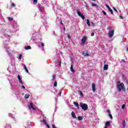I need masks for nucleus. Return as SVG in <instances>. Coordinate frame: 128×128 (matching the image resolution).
Returning <instances> with one entry per match:
<instances>
[{
	"instance_id": "37",
	"label": "nucleus",
	"mask_w": 128,
	"mask_h": 128,
	"mask_svg": "<svg viewBox=\"0 0 128 128\" xmlns=\"http://www.w3.org/2000/svg\"><path fill=\"white\" fill-rule=\"evenodd\" d=\"M45 125L46 126V127H47L48 128H50V125H48V123H47L46 124H45Z\"/></svg>"
},
{
	"instance_id": "41",
	"label": "nucleus",
	"mask_w": 128,
	"mask_h": 128,
	"mask_svg": "<svg viewBox=\"0 0 128 128\" xmlns=\"http://www.w3.org/2000/svg\"><path fill=\"white\" fill-rule=\"evenodd\" d=\"M22 88H24V90H26V86H24L22 85Z\"/></svg>"
},
{
	"instance_id": "29",
	"label": "nucleus",
	"mask_w": 128,
	"mask_h": 128,
	"mask_svg": "<svg viewBox=\"0 0 128 128\" xmlns=\"http://www.w3.org/2000/svg\"><path fill=\"white\" fill-rule=\"evenodd\" d=\"M90 24H92V26H94L96 24L93 22H90Z\"/></svg>"
},
{
	"instance_id": "53",
	"label": "nucleus",
	"mask_w": 128,
	"mask_h": 128,
	"mask_svg": "<svg viewBox=\"0 0 128 128\" xmlns=\"http://www.w3.org/2000/svg\"><path fill=\"white\" fill-rule=\"evenodd\" d=\"M59 94H60V96L62 94V92H60Z\"/></svg>"
},
{
	"instance_id": "27",
	"label": "nucleus",
	"mask_w": 128,
	"mask_h": 128,
	"mask_svg": "<svg viewBox=\"0 0 128 128\" xmlns=\"http://www.w3.org/2000/svg\"><path fill=\"white\" fill-rule=\"evenodd\" d=\"M14 6H16V4L12 3L11 4V8H13Z\"/></svg>"
},
{
	"instance_id": "52",
	"label": "nucleus",
	"mask_w": 128,
	"mask_h": 128,
	"mask_svg": "<svg viewBox=\"0 0 128 128\" xmlns=\"http://www.w3.org/2000/svg\"><path fill=\"white\" fill-rule=\"evenodd\" d=\"M111 9H112V8H110V7H109V8H108V10H111Z\"/></svg>"
},
{
	"instance_id": "42",
	"label": "nucleus",
	"mask_w": 128,
	"mask_h": 128,
	"mask_svg": "<svg viewBox=\"0 0 128 128\" xmlns=\"http://www.w3.org/2000/svg\"><path fill=\"white\" fill-rule=\"evenodd\" d=\"M113 9L114 10L118 12V10H116V8L114 7H113Z\"/></svg>"
},
{
	"instance_id": "14",
	"label": "nucleus",
	"mask_w": 128,
	"mask_h": 128,
	"mask_svg": "<svg viewBox=\"0 0 128 128\" xmlns=\"http://www.w3.org/2000/svg\"><path fill=\"white\" fill-rule=\"evenodd\" d=\"M86 24H87L88 26H90V20H88V19L86 20Z\"/></svg>"
},
{
	"instance_id": "30",
	"label": "nucleus",
	"mask_w": 128,
	"mask_h": 128,
	"mask_svg": "<svg viewBox=\"0 0 128 128\" xmlns=\"http://www.w3.org/2000/svg\"><path fill=\"white\" fill-rule=\"evenodd\" d=\"M22 54H20L18 56V59L20 60V58H22Z\"/></svg>"
},
{
	"instance_id": "56",
	"label": "nucleus",
	"mask_w": 128,
	"mask_h": 128,
	"mask_svg": "<svg viewBox=\"0 0 128 128\" xmlns=\"http://www.w3.org/2000/svg\"><path fill=\"white\" fill-rule=\"evenodd\" d=\"M64 30H66V28H64Z\"/></svg>"
},
{
	"instance_id": "25",
	"label": "nucleus",
	"mask_w": 128,
	"mask_h": 128,
	"mask_svg": "<svg viewBox=\"0 0 128 128\" xmlns=\"http://www.w3.org/2000/svg\"><path fill=\"white\" fill-rule=\"evenodd\" d=\"M80 94L81 96H84V94L82 92V91L80 92Z\"/></svg>"
},
{
	"instance_id": "8",
	"label": "nucleus",
	"mask_w": 128,
	"mask_h": 128,
	"mask_svg": "<svg viewBox=\"0 0 128 128\" xmlns=\"http://www.w3.org/2000/svg\"><path fill=\"white\" fill-rule=\"evenodd\" d=\"M71 114L73 118H76V114H74V111L72 112Z\"/></svg>"
},
{
	"instance_id": "18",
	"label": "nucleus",
	"mask_w": 128,
	"mask_h": 128,
	"mask_svg": "<svg viewBox=\"0 0 128 128\" xmlns=\"http://www.w3.org/2000/svg\"><path fill=\"white\" fill-rule=\"evenodd\" d=\"M30 94H26L24 96L25 98H30Z\"/></svg>"
},
{
	"instance_id": "58",
	"label": "nucleus",
	"mask_w": 128,
	"mask_h": 128,
	"mask_svg": "<svg viewBox=\"0 0 128 128\" xmlns=\"http://www.w3.org/2000/svg\"><path fill=\"white\" fill-rule=\"evenodd\" d=\"M127 90H128V88H127Z\"/></svg>"
},
{
	"instance_id": "11",
	"label": "nucleus",
	"mask_w": 128,
	"mask_h": 128,
	"mask_svg": "<svg viewBox=\"0 0 128 128\" xmlns=\"http://www.w3.org/2000/svg\"><path fill=\"white\" fill-rule=\"evenodd\" d=\"M70 70L72 72H76V71L74 70V66L72 64L71 65Z\"/></svg>"
},
{
	"instance_id": "47",
	"label": "nucleus",
	"mask_w": 128,
	"mask_h": 128,
	"mask_svg": "<svg viewBox=\"0 0 128 128\" xmlns=\"http://www.w3.org/2000/svg\"><path fill=\"white\" fill-rule=\"evenodd\" d=\"M107 30H110V27H108Z\"/></svg>"
},
{
	"instance_id": "39",
	"label": "nucleus",
	"mask_w": 128,
	"mask_h": 128,
	"mask_svg": "<svg viewBox=\"0 0 128 128\" xmlns=\"http://www.w3.org/2000/svg\"><path fill=\"white\" fill-rule=\"evenodd\" d=\"M42 46L44 47V44L41 42Z\"/></svg>"
},
{
	"instance_id": "21",
	"label": "nucleus",
	"mask_w": 128,
	"mask_h": 128,
	"mask_svg": "<svg viewBox=\"0 0 128 128\" xmlns=\"http://www.w3.org/2000/svg\"><path fill=\"white\" fill-rule=\"evenodd\" d=\"M91 5H92V6H98V5H96V4H94V3H92L91 4Z\"/></svg>"
},
{
	"instance_id": "1",
	"label": "nucleus",
	"mask_w": 128,
	"mask_h": 128,
	"mask_svg": "<svg viewBox=\"0 0 128 128\" xmlns=\"http://www.w3.org/2000/svg\"><path fill=\"white\" fill-rule=\"evenodd\" d=\"M117 90H118V92H120L122 90L123 92H126V88H124V84L123 82H117V86H116Z\"/></svg>"
},
{
	"instance_id": "35",
	"label": "nucleus",
	"mask_w": 128,
	"mask_h": 128,
	"mask_svg": "<svg viewBox=\"0 0 128 128\" xmlns=\"http://www.w3.org/2000/svg\"><path fill=\"white\" fill-rule=\"evenodd\" d=\"M106 112H108V114H110V110H106Z\"/></svg>"
},
{
	"instance_id": "24",
	"label": "nucleus",
	"mask_w": 128,
	"mask_h": 128,
	"mask_svg": "<svg viewBox=\"0 0 128 128\" xmlns=\"http://www.w3.org/2000/svg\"><path fill=\"white\" fill-rule=\"evenodd\" d=\"M33 2L34 4H38V0H33Z\"/></svg>"
},
{
	"instance_id": "34",
	"label": "nucleus",
	"mask_w": 128,
	"mask_h": 128,
	"mask_svg": "<svg viewBox=\"0 0 128 128\" xmlns=\"http://www.w3.org/2000/svg\"><path fill=\"white\" fill-rule=\"evenodd\" d=\"M102 12H103L104 14V16H106V12H104V10H102Z\"/></svg>"
},
{
	"instance_id": "36",
	"label": "nucleus",
	"mask_w": 128,
	"mask_h": 128,
	"mask_svg": "<svg viewBox=\"0 0 128 128\" xmlns=\"http://www.w3.org/2000/svg\"><path fill=\"white\" fill-rule=\"evenodd\" d=\"M59 66H62V61L59 62Z\"/></svg>"
},
{
	"instance_id": "44",
	"label": "nucleus",
	"mask_w": 128,
	"mask_h": 128,
	"mask_svg": "<svg viewBox=\"0 0 128 128\" xmlns=\"http://www.w3.org/2000/svg\"><path fill=\"white\" fill-rule=\"evenodd\" d=\"M68 38H69V40H70V35H68Z\"/></svg>"
},
{
	"instance_id": "2",
	"label": "nucleus",
	"mask_w": 128,
	"mask_h": 128,
	"mask_svg": "<svg viewBox=\"0 0 128 128\" xmlns=\"http://www.w3.org/2000/svg\"><path fill=\"white\" fill-rule=\"evenodd\" d=\"M80 106L83 110H88V106L86 104H82V103H80Z\"/></svg>"
},
{
	"instance_id": "28",
	"label": "nucleus",
	"mask_w": 128,
	"mask_h": 128,
	"mask_svg": "<svg viewBox=\"0 0 128 128\" xmlns=\"http://www.w3.org/2000/svg\"><path fill=\"white\" fill-rule=\"evenodd\" d=\"M109 11L111 12V14H114V11H112V10L110 9Z\"/></svg>"
},
{
	"instance_id": "48",
	"label": "nucleus",
	"mask_w": 128,
	"mask_h": 128,
	"mask_svg": "<svg viewBox=\"0 0 128 128\" xmlns=\"http://www.w3.org/2000/svg\"><path fill=\"white\" fill-rule=\"evenodd\" d=\"M76 107H77V108L78 109V110H80V106H78H78H76Z\"/></svg>"
},
{
	"instance_id": "13",
	"label": "nucleus",
	"mask_w": 128,
	"mask_h": 128,
	"mask_svg": "<svg viewBox=\"0 0 128 128\" xmlns=\"http://www.w3.org/2000/svg\"><path fill=\"white\" fill-rule=\"evenodd\" d=\"M32 49V47H30V46H28L25 47V50H31Z\"/></svg>"
},
{
	"instance_id": "23",
	"label": "nucleus",
	"mask_w": 128,
	"mask_h": 128,
	"mask_svg": "<svg viewBox=\"0 0 128 128\" xmlns=\"http://www.w3.org/2000/svg\"><path fill=\"white\" fill-rule=\"evenodd\" d=\"M126 108V104H124L122 106V110H124V108Z\"/></svg>"
},
{
	"instance_id": "54",
	"label": "nucleus",
	"mask_w": 128,
	"mask_h": 128,
	"mask_svg": "<svg viewBox=\"0 0 128 128\" xmlns=\"http://www.w3.org/2000/svg\"><path fill=\"white\" fill-rule=\"evenodd\" d=\"M104 128H108V126H105Z\"/></svg>"
},
{
	"instance_id": "10",
	"label": "nucleus",
	"mask_w": 128,
	"mask_h": 128,
	"mask_svg": "<svg viewBox=\"0 0 128 128\" xmlns=\"http://www.w3.org/2000/svg\"><path fill=\"white\" fill-rule=\"evenodd\" d=\"M110 121H107L105 123L106 126H110Z\"/></svg>"
},
{
	"instance_id": "9",
	"label": "nucleus",
	"mask_w": 128,
	"mask_h": 128,
	"mask_svg": "<svg viewBox=\"0 0 128 128\" xmlns=\"http://www.w3.org/2000/svg\"><path fill=\"white\" fill-rule=\"evenodd\" d=\"M108 64L104 65V70H108Z\"/></svg>"
},
{
	"instance_id": "45",
	"label": "nucleus",
	"mask_w": 128,
	"mask_h": 128,
	"mask_svg": "<svg viewBox=\"0 0 128 128\" xmlns=\"http://www.w3.org/2000/svg\"><path fill=\"white\" fill-rule=\"evenodd\" d=\"M122 62H126V60L124 59L122 60Z\"/></svg>"
},
{
	"instance_id": "46",
	"label": "nucleus",
	"mask_w": 128,
	"mask_h": 128,
	"mask_svg": "<svg viewBox=\"0 0 128 128\" xmlns=\"http://www.w3.org/2000/svg\"><path fill=\"white\" fill-rule=\"evenodd\" d=\"M106 6L108 8H110V6L108 4L106 5Z\"/></svg>"
},
{
	"instance_id": "40",
	"label": "nucleus",
	"mask_w": 128,
	"mask_h": 128,
	"mask_svg": "<svg viewBox=\"0 0 128 128\" xmlns=\"http://www.w3.org/2000/svg\"><path fill=\"white\" fill-rule=\"evenodd\" d=\"M94 36V33L92 32V34H91V36Z\"/></svg>"
},
{
	"instance_id": "5",
	"label": "nucleus",
	"mask_w": 128,
	"mask_h": 128,
	"mask_svg": "<svg viewBox=\"0 0 128 128\" xmlns=\"http://www.w3.org/2000/svg\"><path fill=\"white\" fill-rule=\"evenodd\" d=\"M86 40H88V38L86 36H84L82 39V44H84Z\"/></svg>"
},
{
	"instance_id": "59",
	"label": "nucleus",
	"mask_w": 128,
	"mask_h": 128,
	"mask_svg": "<svg viewBox=\"0 0 128 128\" xmlns=\"http://www.w3.org/2000/svg\"><path fill=\"white\" fill-rule=\"evenodd\" d=\"M81 46H84V44H81Z\"/></svg>"
},
{
	"instance_id": "51",
	"label": "nucleus",
	"mask_w": 128,
	"mask_h": 128,
	"mask_svg": "<svg viewBox=\"0 0 128 128\" xmlns=\"http://www.w3.org/2000/svg\"><path fill=\"white\" fill-rule=\"evenodd\" d=\"M123 127H124V128H126V124H123Z\"/></svg>"
},
{
	"instance_id": "49",
	"label": "nucleus",
	"mask_w": 128,
	"mask_h": 128,
	"mask_svg": "<svg viewBox=\"0 0 128 128\" xmlns=\"http://www.w3.org/2000/svg\"><path fill=\"white\" fill-rule=\"evenodd\" d=\"M60 24H61L62 26H64V24H62V22H60Z\"/></svg>"
},
{
	"instance_id": "50",
	"label": "nucleus",
	"mask_w": 128,
	"mask_h": 128,
	"mask_svg": "<svg viewBox=\"0 0 128 128\" xmlns=\"http://www.w3.org/2000/svg\"><path fill=\"white\" fill-rule=\"evenodd\" d=\"M126 124V120H124L123 124Z\"/></svg>"
},
{
	"instance_id": "33",
	"label": "nucleus",
	"mask_w": 128,
	"mask_h": 128,
	"mask_svg": "<svg viewBox=\"0 0 128 128\" xmlns=\"http://www.w3.org/2000/svg\"><path fill=\"white\" fill-rule=\"evenodd\" d=\"M85 6L87 10H90V6H88L86 5Z\"/></svg>"
},
{
	"instance_id": "57",
	"label": "nucleus",
	"mask_w": 128,
	"mask_h": 128,
	"mask_svg": "<svg viewBox=\"0 0 128 128\" xmlns=\"http://www.w3.org/2000/svg\"><path fill=\"white\" fill-rule=\"evenodd\" d=\"M28 108H30V105H28Z\"/></svg>"
},
{
	"instance_id": "4",
	"label": "nucleus",
	"mask_w": 128,
	"mask_h": 128,
	"mask_svg": "<svg viewBox=\"0 0 128 128\" xmlns=\"http://www.w3.org/2000/svg\"><path fill=\"white\" fill-rule=\"evenodd\" d=\"M77 14L78 16H80V18H82V20H84L86 18L84 16L82 15V13H80V12L78 11V10H77Z\"/></svg>"
},
{
	"instance_id": "43",
	"label": "nucleus",
	"mask_w": 128,
	"mask_h": 128,
	"mask_svg": "<svg viewBox=\"0 0 128 128\" xmlns=\"http://www.w3.org/2000/svg\"><path fill=\"white\" fill-rule=\"evenodd\" d=\"M120 18H122V20H124V17H122V16H120Z\"/></svg>"
},
{
	"instance_id": "22",
	"label": "nucleus",
	"mask_w": 128,
	"mask_h": 128,
	"mask_svg": "<svg viewBox=\"0 0 128 128\" xmlns=\"http://www.w3.org/2000/svg\"><path fill=\"white\" fill-rule=\"evenodd\" d=\"M58 86V82H55L54 84V86Z\"/></svg>"
},
{
	"instance_id": "15",
	"label": "nucleus",
	"mask_w": 128,
	"mask_h": 128,
	"mask_svg": "<svg viewBox=\"0 0 128 128\" xmlns=\"http://www.w3.org/2000/svg\"><path fill=\"white\" fill-rule=\"evenodd\" d=\"M24 68L28 74V68H26V65H24Z\"/></svg>"
},
{
	"instance_id": "7",
	"label": "nucleus",
	"mask_w": 128,
	"mask_h": 128,
	"mask_svg": "<svg viewBox=\"0 0 128 128\" xmlns=\"http://www.w3.org/2000/svg\"><path fill=\"white\" fill-rule=\"evenodd\" d=\"M92 90L94 92H96V84L94 83H92Z\"/></svg>"
},
{
	"instance_id": "6",
	"label": "nucleus",
	"mask_w": 128,
	"mask_h": 128,
	"mask_svg": "<svg viewBox=\"0 0 128 128\" xmlns=\"http://www.w3.org/2000/svg\"><path fill=\"white\" fill-rule=\"evenodd\" d=\"M17 76L19 80V82L21 84L22 86V84H24V83L22 82V78H20V75H18Z\"/></svg>"
},
{
	"instance_id": "38",
	"label": "nucleus",
	"mask_w": 128,
	"mask_h": 128,
	"mask_svg": "<svg viewBox=\"0 0 128 128\" xmlns=\"http://www.w3.org/2000/svg\"><path fill=\"white\" fill-rule=\"evenodd\" d=\"M52 128H56V125L52 124Z\"/></svg>"
},
{
	"instance_id": "19",
	"label": "nucleus",
	"mask_w": 128,
	"mask_h": 128,
	"mask_svg": "<svg viewBox=\"0 0 128 128\" xmlns=\"http://www.w3.org/2000/svg\"><path fill=\"white\" fill-rule=\"evenodd\" d=\"M78 120H82L83 118V117L82 116H78Z\"/></svg>"
},
{
	"instance_id": "32",
	"label": "nucleus",
	"mask_w": 128,
	"mask_h": 128,
	"mask_svg": "<svg viewBox=\"0 0 128 128\" xmlns=\"http://www.w3.org/2000/svg\"><path fill=\"white\" fill-rule=\"evenodd\" d=\"M52 77V80H54L56 78V75H53Z\"/></svg>"
},
{
	"instance_id": "31",
	"label": "nucleus",
	"mask_w": 128,
	"mask_h": 128,
	"mask_svg": "<svg viewBox=\"0 0 128 128\" xmlns=\"http://www.w3.org/2000/svg\"><path fill=\"white\" fill-rule=\"evenodd\" d=\"M108 116L111 118V120H112V114H108Z\"/></svg>"
},
{
	"instance_id": "12",
	"label": "nucleus",
	"mask_w": 128,
	"mask_h": 128,
	"mask_svg": "<svg viewBox=\"0 0 128 128\" xmlns=\"http://www.w3.org/2000/svg\"><path fill=\"white\" fill-rule=\"evenodd\" d=\"M30 106L34 110H36V108L34 107V105H32V103L30 102Z\"/></svg>"
},
{
	"instance_id": "20",
	"label": "nucleus",
	"mask_w": 128,
	"mask_h": 128,
	"mask_svg": "<svg viewBox=\"0 0 128 128\" xmlns=\"http://www.w3.org/2000/svg\"><path fill=\"white\" fill-rule=\"evenodd\" d=\"M8 20H10V22H12V20H14V18L9 17L8 18Z\"/></svg>"
},
{
	"instance_id": "16",
	"label": "nucleus",
	"mask_w": 128,
	"mask_h": 128,
	"mask_svg": "<svg viewBox=\"0 0 128 128\" xmlns=\"http://www.w3.org/2000/svg\"><path fill=\"white\" fill-rule=\"evenodd\" d=\"M82 54L84 56H90V54H88V53H84L83 52Z\"/></svg>"
},
{
	"instance_id": "17",
	"label": "nucleus",
	"mask_w": 128,
	"mask_h": 128,
	"mask_svg": "<svg viewBox=\"0 0 128 128\" xmlns=\"http://www.w3.org/2000/svg\"><path fill=\"white\" fill-rule=\"evenodd\" d=\"M42 122H43V124H48L46 119H43L42 120Z\"/></svg>"
},
{
	"instance_id": "3",
	"label": "nucleus",
	"mask_w": 128,
	"mask_h": 128,
	"mask_svg": "<svg viewBox=\"0 0 128 128\" xmlns=\"http://www.w3.org/2000/svg\"><path fill=\"white\" fill-rule=\"evenodd\" d=\"M114 30H112V31L109 32L108 33V36L109 38H112L114 34Z\"/></svg>"
},
{
	"instance_id": "55",
	"label": "nucleus",
	"mask_w": 128,
	"mask_h": 128,
	"mask_svg": "<svg viewBox=\"0 0 128 128\" xmlns=\"http://www.w3.org/2000/svg\"><path fill=\"white\" fill-rule=\"evenodd\" d=\"M93 2H96V0H92Z\"/></svg>"
},
{
	"instance_id": "26",
	"label": "nucleus",
	"mask_w": 128,
	"mask_h": 128,
	"mask_svg": "<svg viewBox=\"0 0 128 128\" xmlns=\"http://www.w3.org/2000/svg\"><path fill=\"white\" fill-rule=\"evenodd\" d=\"M74 104H75V106H78V103L76 102H74Z\"/></svg>"
}]
</instances>
